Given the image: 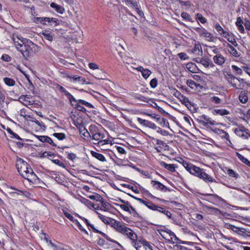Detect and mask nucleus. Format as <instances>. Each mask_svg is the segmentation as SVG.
<instances>
[{
  "label": "nucleus",
  "instance_id": "obj_1",
  "mask_svg": "<svg viewBox=\"0 0 250 250\" xmlns=\"http://www.w3.org/2000/svg\"><path fill=\"white\" fill-rule=\"evenodd\" d=\"M112 226L118 232L122 234L128 240L133 246H136L138 242L141 241L138 240L136 233L130 228L125 226L121 222L113 220Z\"/></svg>",
  "mask_w": 250,
  "mask_h": 250
},
{
  "label": "nucleus",
  "instance_id": "obj_2",
  "mask_svg": "<svg viewBox=\"0 0 250 250\" xmlns=\"http://www.w3.org/2000/svg\"><path fill=\"white\" fill-rule=\"evenodd\" d=\"M16 167L21 175L29 182L35 183L38 180V177L29 165L23 159L21 158L17 159Z\"/></svg>",
  "mask_w": 250,
  "mask_h": 250
},
{
  "label": "nucleus",
  "instance_id": "obj_3",
  "mask_svg": "<svg viewBox=\"0 0 250 250\" xmlns=\"http://www.w3.org/2000/svg\"><path fill=\"white\" fill-rule=\"evenodd\" d=\"M185 168L191 174L198 177L206 182H216L215 179L206 173L204 169L201 168L192 164H189Z\"/></svg>",
  "mask_w": 250,
  "mask_h": 250
},
{
  "label": "nucleus",
  "instance_id": "obj_4",
  "mask_svg": "<svg viewBox=\"0 0 250 250\" xmlns=\"http://www.w3.org/2000/svg\"><path fill=\"white\" fill-rule=\"evenodd\" d=\"M224 75L228 83L236 89H243L245 86V79L234 76L229 71L224 72Z\"/></svg>",
  "mask_w": 250,
  "mask_h": 250
},
{
  "label": "nucleus",
  "instance_id": "obj_5",
  "mask_svg": "<svg viewBox=\"0 0 250 250\" xmlns=\"http://www.w3.org/2000/svg\"><path fill=\"white\" fill-rule=\"evenodd\" d=\"M72 106L78 110L83 112H85L86 111V109L83 106L88 108H93L94 107L91 104L82 99H76V101L72 104Z\"/></svg>",
  "mask_w": 250,
  "mask_h": 250
},
{
  "label": "nucleus",
  "instance_id": "obj_6",
  "mask_svg": "<svg viewBox=\"0 0 250 250\" xmlns=\"http://www.w3.org/2000/svg\"><path fill=\"white\" fill-rule=\"evenodd\" d=\"M22 43H23V45L21 50V52L24 57L27 58L29 57L30 51L31 50L30 45L33 44V43L28 39H23Z\"/></svg>",
  "mask_w": 250,
  "mask_h": 250
},
{
  "label": "nucleus",
  "instance_id": "obj_7",
  "mask_svg": "<svg viewBox=\"0 0 250 250\" xmlns=\"http://www.w3.org/2000/svg\"><path fill=\"white\" fill-rule=\"evenodd\" d=\"M194 30L202 37L205 38L208 41H213L212 35L202 27L193 28Z\"/></svg>",
  "mask_w": 250,
  "mask_h": 250
},
{
  "label": "nucleus",
  "instance_id": "obj_8",
  "mask_svg": "<svg viewBox=\"0 0 250 250\" xmlns=\"http://www.w3.org/2000/svg\"><path fill=\"white\" fill-rule=\"evenodd\" d=\"M89 130L92 136L93 140L97 142L101 141L102 139L104 138V135L95 126L91 125L90 126Z\"/></svg>",
  "mask_w": 250,
  "mask_h": 250
},
{
  "label": "nucleus",
  "instance_id": "obj_9",
  "mask_svg": "<svg viewBox=\"0 0 250 250\" xmlns=\"http://www.w3.org/2000/svg\"><path fill=\"white\" fill-rule=\"evenodd\" d=\"M193 60L197 63L202 65L205 68L214 66L212 61L208 58L198 57L194 58Z\"/></svg>",
  "mask_w": 250,
  "mask_h": 250
},
{
  "label": "nucleus",
  "instance_id": "obj_10",
  "mask_svg": "<svg viewBox=\"0 0 250 250\" xmlns=\"http://www.w3.org/2000/svg\"><path fill=\"white\" fill-rule=\"evenodd\" d=\"M248 129L243 126H239L234 130V132L238 136L248 139L250 137V134L248 132Z\"/></svg>",
  "mask_w": 250,
  "mask_h": 250
},
{
  "label": "nucleus",
  "instance_id": "obj_11",
  "mask_svg": "<svg viewBox=\"0 0 250 250\" xmlns=\"http://www.w3.org/2000/svg\"><path fill=\"white\" fill-rule=\"evenodd\" d=\"M9 188L13 189L15 191H10L9 193L11 197L17 198L19 195H22L26 197H29L30 193L27 191L18 189L14 187H11Z\"/></svg>",
  "mask_w": 250,
  "mask_h": 250
},
{
  "label": "nucleus",
  "instance_id": "obj_12",
  "mask_svg": "<svg viewBox=\"0 0 250 250\" xmlns=\"http://www.w3.org/2000/svg\"><path fill=\"white\" fill-rule=\"evenodd\" d=\"M137 121L141 125L146 127H149L153 129H156L157 128V126L155 124L148 120L138 118Z\"/></svg>",
  "mask_w": 250,
  "mask_h": 250
},
{
  "label": "nucleus",
  "instance_id": "obj_13",
  "mask_svg": "<svg viewBox=\"0 0 250 250\" xmlns=\"http://www.w3.org/2000/svg\"><path fill=\"white\" fill-rule=\"evenodd\" d=\"M202 208L205 211L209 214H213L217 215L220 214L221 212L220 210L218 209L217 208L211 206H207L205 205H202Z\"/></svg>",
  "mask_w": 250,
  "mask_h": 250
},
{
  "label": "nucleus",
  "instance_id": "obj_14",
  "mask_svg": "<svg viewBox=\"0 0 250 250\" xmlns=\"http://www.w3.org/2000/svg\"><path fill=\"white\" fill-rule=\"evenodd\" d=\"M213 62L217 65L223 66L226 62V58L221 54H217L213 56Z\"/></svg>",
  "mask_w": 250,
  "mask_h": 250
},
{
  "label": "nucleus",
  "instance_id": "obj_15",
  "mask_svg": "<svg viewBox=\"0 0 250 250\" xmlns=\"http://www.w3.org/2000/svg\"><path fill=\"white\" fill-rule=\"evenodd\" d=\"M136 246L133 247L136 250H147V248L151 247L148 243L145 240L138 242Z\"/></svg>",
  "mask_w": 250,
  "mask_h": 250
},
{
  "label": "nucleus",
  "instance_id": "obj_16",
  "mask_svg": "<svg viewBox=\"0 0 250 250\" xmlns=\"http://www.w3.org/2000/svg\"><path fill=\"white\" fill-rule=\"evenodd\" d=\"M23 39V38L20 39L17 36L16 37L13 36L12 38L14 45L16 46L17 50L20 52L23 45V43H22Z\"/></svg>",
  "mask_w": 250,
  "mask_h": 250
},
{
  "label": "nucleus",
  "instance_id": "obj_17",
  "mask_svg": "<svg viewBox=\"0 0 250 250\" xmlns=\"http://www.w3.org/2000/svg\"><path fill=\"white\" fill-rule=\"evenodd\" d=\"M151 184L154 188L156 189L160 190L162 191H166L167 190V188L159 181L152 180Z\"/></svg>",
  "mask_w": 250,
  "mask_h": 250
},
{
  "label": "nucleus",
  "instance_id": "obj_18",
  "mask_svg": "<svg viewBox=\"0 0 250 250\" xmlns=\"http://www.w3.org/2000/svg\"><path fill=\"white\" fill-rule=\"evenodd\" d=\"M200 118L204 120L205 121H202V123L204 125L206 126L208 124L211 125H214L216 124V122L214 120H212L210 118L208 117L205 114L202 115Z\"/></svg>",
  "mask_w": 250,
  "mask_h": 250
},
{
  "label": "nucleus",
  "instance_id": "obj_19",
  "mask_svg": "<svg viewBox=\"0 0 250 250\" xmlns=\"http://www.w3.org/2000/svg\"><path fill=\"white\" fill-rule=\"evenodd\" d=\"M240 101L243 104L248 102L249 100V93L248 91L243 90L240 92L239 96Z\"/></svg>",
  "mask_w": 250,
  "mask_h": 250
},
{
  "label": "nucleus",
  "instance_id": "obj_20",
  "mask_svg": "<svg viewBox=\"0 0 250 250\" xmlns=\"http://www.w3.org/2000/svg\"><path fill=\"white\" fill-rule=\"evenodd\" d=\"M160 165L171 172L175 171L176 167L174 164H167L165 162L161 161L160 162Z\"/></svg>",
  "mask_w": 250,
  "mask_h": 250
},
{
  "label": "nucleus",
  "instance_id": "obj_21",
  "mask_svg": "<svg viewBox=\"0 0 250 250\" xmlns=\"http://www.w3.org/2000/svg\"><path fill=\"white\" fill-rule=\"evenodd\" d=\"M38 138L41 142H42L43 143H44V142L48 143L50 145H52L53 146H56L55 144H54L53 141H52V140L48 136H38Z\"/></svg>",
  "mask_w": 250,
  "mask_h": 250
},
{
  "label": "nucleus",
  "instance_id": "obj_22",
  "mask_svg": "<svg viewBox=\"0 0 250 250\" xmlns=\"http://www.w3.org/2000/svg\"><path fill=\"white\" fill-rule=\"evenodd\" d=\"M91 154L93 157L101 162L106 161L105 157L102 154L99 153L94 151H91Z\"/></svg>",
  "mask_w": 250,
  "mask_h": 250
},
{
  "label": "nucleus",
  "instance_id": "obj_23",
  "mask_svg": "<svg viewBox=\"0 0 250 250\" xmlns=\"http://www.w3.org/2000/svg\"><path fill=\"white\" fill-rule=\"evenodd\" d=\"M179 100L180 101L182 104L186 105L188 108L191 107L192 104L191 102L186 96L183 95Z\"/></svg>",
  "mask_w": 250,
  "mask_h": 250
},
{
  "label": "nucleus",
  "instance_id": "obj_24",
  "mask_svg": "<svg viewBox=\"0 0 250 250\" xmlns=\"http://www.w3.org/2000/svg\"><path fill=\"white\" fill-rule=\"evenodd\" d=\"M50 6L60 14H63L64 12V9L62 6L57 4L55 2H52L50 4Z\"/></svg>",
  "mask_w": 250,
  "mask_h": 250
},
{
  "label": "nucleus",
  "instance_id": "obj_25",
  "mask_svg": "<svg viewBox=\"0 0 250 250\" xmlns=\"http://www.w3.org/2000/svg\"><path fill=\"white\" fill-rule=\"evenodd\" d=\"M215 28L216 30L219 32L220 34L225 37H227L228 35H229V33L227 31H225L222 27L220 26L219 23H216L215 25Z\"/></svg>",
  "mask_w": 250,
  "mask_h": 250
},
{
  "label": "nucleus",
  "instance_id": "obj_26",
  "mask_svg": "<svg viewBox=\"0 0 250 250\" xmlns=\"http://www.w3.org/2000/svg\"><path fill=\"white\" fill-rule=\"evenodd\" d=\"M157 122L162 126L169 127L168 121L165 118H161L160 117L156 118Z\"/></svg>",
  "mask_w": 250,
  "mask_h": 250
},
{
  "label": "nucleus",
  "instance_id": "obj_27",
  "mask_svg": "<svg viewBox=\"0 0 250 250\" xmlns=\"http://www.w3.org/2000/svg\"><path fill=\"white\" fill-rule=\"evenodd\" d=\"M213 112V114H218L221 116H224L229 114V111L225 109H214Z\"/></svg>",
  "mask_w": 250,
  "mask_h": 250
},
{
  "label": "nucleus",
  "instance_id": "obj_28",
  "mask_svg": "<svg viewBox=\"0 0 250 250\" xmlns=\"http://www.w3.org/2000/svg\"><path fill=\"white\" fill-rule=\"evenodd\" d=\"M228 47L229 48V51L232 56L235 57H238L239 56V54L237 50L234 48L231 45L229 44Z\"/></svg>",
  "mask_w": 250,
  "mask_h": 250
},
{
  "label": "nucleus",
  "instance_id": "obj_29",
  "mask_svg": "<svg viewBox=\"0 0 250 250\" xmlns=\"http://www.w3.org/2000/svg\"><path fill=\"white\" fill-rule=\"evenodd\" d=\"M242 23H243V21L241 20L240 17L237 18V21L236 22V25L237 26L239 31L240 32L243 33L244 32V28L243 26L242 25Z\"/></svg>",
  "mask_w": 250,
  "mask_h": 250
},
{
  "label": "nucleus",
  "instance_id": "obj_30",
  "mask_svg": "<svg viewBox=\"0 0 250 250\" xmlns=\"http://www.w3.org/2000/svg\"><path fill=\"white\" fill-rule=\"evenodd\" d=\"M135 98L140 101H142L147 103L152 100L151 98L145 97L141 94H137Z\"/></svg>",
  "mask_w": 250,
  "mask_h": 250
},
{
  "label": "nucleus",
  "instance_id": "obj_31",
  "mask_svg": "<svg viewBox=\"0 0 250 250\" xmlns=\"http://www.w3.org/2000/svg\"><path fill=\"white\" fill-rule=\"evenodd\" d=\"M81 203L84 204L85 206H86L87 207H88L89 208H92V207L93 208H95V205L93 204L90 201H89L88 199L83 198L81 200Z\"/></svg>",
  "mask_w": 250,
  "mask_h": 250
},
{
  "label": "nucleus",
  "instance_id": "obj_32",
  "mask_svg": "<svg viewBox=\"0 0 250 250\" xmlns=\"http://www.w3.org/2000/svg\"><path fill=\"white\" fill-rule=\"evenodd\" d=\"M229 229H231L232 230H233L234 232H236V233H239V232L244 233L245 232L244 230H245V229L243 228H238V227H235L232 225H229Z\"/></svg>",
  "mask_w": 250,
  "mask_h": 250
},
{
  "label": "nucleus",
  "instance_id": "obj_33",
  "mask_svg": "<svg viewBox=\"0 0 250 250\" xmlns=\"http://www.w3.org/2000/svg\"><path fill=\"white\" fill-rule=\"evenodd\" d=\"M197 52H198L197 53L198 55H200V54H202V48L201 46L198 43H195L193 49L192 50V53H197Z\"/></svg>",
  "mask_w": 250,
  "mask_h": 250
},
{
  "label": "nucleus",
  "instance_id": "obj_34",
  "mask_svg": "<svg viewBox=\"0 0 250 250\" xmlns=\"http://www.w3.org/2000/svg\"><path fill=\"white\" fill-rule=\"evenodd\" d=\"M116 206L120 207L122 209H123L124 210L127 211L131 214V210L130 209V206H131L129 203H128V205L126 204H116Z\"/></svg>",
  "mask_w": 250,
  "mask_h": 250
},
{
  "label": "nucleus",
  "instance_id": "obj_35",
  "mask_svg": "<svg viewBox=\"0 0 250 250\" xmlns=\"http://www.w3.org/2000/svg\"><path fill=\"white\" fill-rule=\"evenodd\" d=\"M42 35L43 36V37L49 41H52L53 40V37L51 35V33L49 31H45L44 32H42Z\"/></svg>",
  "mask_w": 250,
  "mask_h": 250
},
{
  "label": "nucleus",
  "instance_id": "obj_36",
  "mask_svg": "<svg viewBox=\"0 0 250 250\" xmlns=\"http://www.w3.org/2000/svg\"><path fill=\"white\" fill-rule=\"evenodd\" d=\"M195 18L196 20L199 21L203 24L206 23L207 22V20L200 13H197Z\"/></svg>",
  "mask_w": 250,
  "mask_h": 250
},
{
  "label": "nucleus",
  "instance_id": "obj_37",
  "mask_svg": "<svg viewBox=\"0 0 250 250\" xmlns=\"http://www.w3.org/2000/svg\"><path fill=\"white\" fill-rule=\"evenodd\" d=\"M52 135L61 141L63 140L66 138V135L63 133H54Z\"/></svg>",
  "mask_w": 250,
  "mask_h": 250
},
{
  "label": "nucleus",
  "instance_id": "obj_38",
  "mask_svg": "<svg viewBox=\"0 0 250 250\" xmlns=\"http://www.w3.org/2000/svg\"><path fill=\"white\" fill-rule=\"evenodd\" d=\"M64 94L68 98L71 105L76 101V99L67 90L64 93Z\"/></svg>",
  "mask_w": 250,
  "mask_h": 250
},
{
  "label": "nucleus",
  "instance_id": "obj_39",
  "mask_svg": "<svg viewBox=\"0 0 250 250\" xmlns=\"http://www.w3.org/2000/svg\"><path fill=\"white\" fill-rule=\"evenodd\" d=\"M4 83L8 86H13L15 84V81L9 78H5L4 79Z\"/></svg>",
  "mask_w": 250,
  "mask_h": 250
},
{
  "label": "nucleus",
  "instance_id": "obj_40",
  "mask_svg": "<svg viewBox=\"0 0 250 250\" xmlns=\"http://www.w3.org/2000/svg\"><path fill=\"white\" fill-rule=\"evenodd\" d=\"M227 174L230 177L238 178L239 177V174L235 172L233 169H228L227 170Z\"/></svg>",
  "mask_w": 250,
  "mask_h": 250
},
{
  "label": "nucleus",
  "instance_id": "obj_41",
  "mask_svg": "<svg viewBox=\"0 0 250 250\" xmlns=\"http://www.w3.org/2000/svg\"><path fill=\"white\" fill-rule=\"evenodd\" d=\"M110 141L109 140L103 139L101 141L96 143H94V144L95 145H97L99 146H101L104 145L110 144Z\"/></svg>",
  "mask_w": 250,
  "mask_h": 250
},
{
  "label": "nucleus",
  "instance_id": "obj_42",
  "mask_svg": "<svg viewBox=\"0 0 250 250\" xmlns=\"http://www.w3.org/2000/svg\"><path fill=\"white\" fill-rule=\"evenodd\" d=\"M77 226L78 228L82 231L84 232L85 234H88L87 231L83 227V226L81 225V224L80 223V222L77 220H74L73 222Z\"/></svg>",
  "mask_w": 250,
  "mask_h": 250
},
{
  "label": "nucleus",
  "instance_id": "obj_43",
  "mask_svg": "<svg viewBox=\"0 0 250 250\" xmlns=\"http://www.w3.org/2000/svg\"><path fill=\"white\" fill-rule=\"evenodd\" d=\"M181 17L185 20L190 21L193 22V21L192 20L191 16L186 12H183L181 14Z\"/></svg>",
  "mask_w": 250,
  "mask_h": 250
},
{
  "label": "nucleus",
  "instance_id": "obj_44",
  "mask_svg": "<svg viewBox=\"0 0 250 250\" xmlns=\"http://www.w3.org/2000/svg\"><path fill=\"white\" fill-rule=\"evenodd\" d=\"M151 72L148 69H145L142 73V76L145 79H146L151 74Z\"/></svg>",
  "mask_w": 250,
  "mask_h": 250
},
{
  "label": "nucleus",
  "instance_id": "obj_45",
  "mask_svg": "<svg viewBox=\"0 0 250 250\" xmlns=\"http://www.w3.org/2000/svg\"><path fill=\"white\" fill-rule=\"evenodd\" d=\"M187 68L188 69L189 71L192 73H195L196 67L193 63H188L187 65Z\"/></svg>",
  "mask_w": 250,
  "mask_h": 250
},
{
  "label": "nucleus",
  "instance_id": "obj_46",
  "mask_svg": "<svg viewBox=\"0 0 250 250\" xmlns=\"http://www.w3.org/2000/svg\"><path fill=\"white\" fill-rule=\"evenodd\" d=\"M52 161L53 162V163L57 165H58L59 166L62 167H65V164L62 162L58 159H52Z\"/></svg>",
  "mask_w": 250,
  "mask_h": 250
},
{
  "label": "nucleus",
  "instance_id": "obj_47",
  "mask_svg": "<svg viewBox=\"0 0 250 250\" xmlns=\"http://www.w3.org/2000/svg\"><path fill=\"white\" fill-rule=\"evenodd\" d=\"M178 56L180 58V59L182 60H187L189 59V57L185 52H181L178 53Z\"/></svg>",
  "mask_w": 250,
  "mask_h": 250
},
{
  "label": "nucleus",
  "instance_id": "obj_48",
  "mask_svg": "<svg viewBox=\"0 0 250 250\" xmlns=\"http://www.w3.org/2000/svg\"><path fill=\"white\" fill-rule=\"evenodd\" d=\"M158 81L156 78L152 79L150 82V85L152 88H155L157 87Z\"/></svg>",
  "mask_w": 250,
  "mask_h": 250
},
{
  "label": "nucleus",
  "instance_id": "obj_49",
  "mask_svg": "<svg viewBox=\"0 0 250 250\" xmlns=\"http://www.w3.org/2000/svg\"><path fill=\"white\" fill-rule=\"evenodd\" d=\"M138 184H136V185L135 186H130V185H128L127 187L131 189L133 191L136 193H139L140 192V189L139 188L138 186L137 185Z\"/></svg>",
  "mask_w": 250,
  "mask_h": 250
},
{
  "label": "nucleus",
  "instance_id": "obj_50",
  "mask_svg": "<svg viewBox=\"0 0 250 250\" xmlns=\"http://www.w3.org/2000/svg\"><path fill=\"white\" fill-rule=\"evenodd\" d=\"M231 68L233 69V70L236 73V74L242 75V70L235 65H232L231 66Z\"/></svg>",
  "mask_w": 250,
  "mask_h": 250
},
{
  "label": "nucleus",
  "instance_id": "obj_51",
  "mask_svg": "<svg viewBox=\"0 0 250 250\" xmlns=\"http://www.w3.org/2000/svg\"><path fill=\"white\" fill-rule=\"evenodd\" d=\"M210 100L212 102L215 104H220L222 101L221 99L216 96L211 97Z\"/></svg>",
  "mask_w": 250,
  "mask_h": 250
},
{
  "label": "nucleus",
  "instance_id": "obj_52",
  "mask_svg": "<svg viewBox=\"0 0 250 250\" xmlns=\"http://www.w3.org/2000/svg\"><path fill=\"white\" fill-rule=\"evenodd\" d=\"M187 84L188 86L192 88H193L194 86H195L196 85V83L192 80H187Z\"/></svg>",
  "mask_w": 250,
  "mask_h": 250
},
{
  "label": "nucleus",
  "instance_id": "obj_53",
  "mask_svg": "<svg viewBox=\"0 0 250 250\" xmlns=\"http://www.w3.org/2000/svg\"><path fill=\"white\" fill-rule=\"evenodd\" d=\"M63 213H64V216L66 218H67L69 220L71 221L72 222H74V220H76L74 218L73 216L71 214H70L67 212H65L64 211H63Z\"/></svg>",
  "mask_w": 250,
  "mask_h": 250
},
{
  "label": "nucleus",
  "instance_id": "obj_54",
  "mask_svg": "<svg viewBox=\"0 0 250 250\" xmlns=\"http://www.w3.org/2000/svg\"><path fill=\"white\" fill-rule=\"evenodd\" d=\"M1 59L5 62H10L11 60V58L7 54H3L1 57Z\"/></svg>",
  "mask_w": 250,
  "mask_h": 250
},
{
  "label": "nucleus",
  "instance_id": "obj_55",
  "mask_svg": "<svg viewBox=\"0 0 250 250\" xmlns=\"http://www.w3.org/2000/svg\"><path fill=\"white\" fill-rule=\"evenodd\" d=\"M116 147V149H117L118 152L119 153H120L121 154H126V151L123 147H121L120 146H117Z\"/></svg>",
  "mask_w": 250,
  "mask_h": 250
},
{
  "label": "nucleus",
  "instance_id": "obj_56",
  "mask_svg": "<svg viewBox=\"0 0 250 250\" xmlns=\"http://www.w3.org/2000/svg\"><path fill=\"white\" fill-rule=\"evenodd\" d=\"M165 233H168L171 239H172V237H175V234L170 230H169V232H167L166 231H162L161 233V235L162 236L164 237Z\"/></svg>",
  "mask_w": 250,
  "mask_h": 250
},
{
  "label": "nucleus",
  "instance_id": "obj_57",
  "mask_svg": "<svg viewBox=\"0 0 250 250\" xmlns=\"http://www.w3.org/2000/svg\"><path fill=\"white\" fill-rule=\"evenodd\" d=\"M76 157V155L73 153H68L67 155V158L72 161L75 160Z\"/></svg>",
  "mask_w": 250,
  "mask_h": 250
},
{
  "label": "nucleus",
  "instance_id": "obj_58",
  "mask_svg": "<svg viewBox=\"0 0 250 250\" xmlns=\"http://www.w3.org/2000/svg\"><path fill=\"white\" fill-rule=\"evenodd\" d=\"M96 233H100L101 234V235H102L106 239H107V240L110 241V242H116V241H113V240H112L110 238H109L106 234H105L104 233L102 232L101 231L99 230V232H97Z\"/></svg>",
  "mask_w": 250,
  "mask_h": 250
},
{
  "label": "nucleus",
  "instance_id": "obj_59",
  "mask_svg": "<svg viewBox=\"0 0 250 250\" xmlns=\"http://www.w3.org/2000/svg\"><path fill=\"white\" fill-rule=\"evenodd\" d=\"M96 233H100L101 234V235H102L106 239H107V240L110 241V242H116V241H113V240H112L110 238H109L106 234H105L104 233L102 232L101 231L99 230V232H97Z\"/></svg>",
  "mask_w": 250,
  "mask_h": 250
},
{
  "label": "nucleus",
  "instance_id": "obj_60",
  "mask_svg": "<svg viewBox=\"0 0 250 250\" xmlns=\"http://www.w3.org/2000/svg\"><path fill=\"white\" fill-rule=\"evenodd\" d=\"M49 244L50 246L54 249V250H59L61 246L60 245H57L53 243L51 241H49Z\"/></svg>",
  "mask_w": 250,
  "mask_h": 250
},
{
  "label": "nucleus",
  "instance_id": "obj_61",
  "mask_svg": "<svg viewBox=\"0 0 250 250\" xmlns=\"http://www.w3.org/2000/svg\"><path fill=\"white\" fill-rule=\"evenodd\" d=\"M74 79L76 81L82 82L83 84H85V83L86 84L87 83L85 81V79L82 77H76V78H75Z\"/></svg>",
  "mask_w": 250,
  "mask_h": 250
},
{
  "label": "nucleus",
  "instance_id": "obj_62",
  "mask_svg": "<svg viewBox=\"0 0 250 250\" xmlns=\"http://www.w3.org/2000/svg\"><path fill=\"white\" fill-rule=\"evenodd\" d=\"M88 198L92 200L98 201L99 199V198H100V196L98 194L92 195H89L88 196Z\"/></svg>",
  "mask_w": 250,
  "mask_h": 250
},
{
  "label": "nucleus",
  "instance_id": "obj_63",
  "mask_svg": "<svg viewBox=\"0 0 250 250\" xmlns=\"http://www.w3.org/2000/svg\"><path fill=\"white\" fill-rule=\"evenodd\" d=\"M89 67L92 69H96L98 68V66L95 63L91 62L88 64Z\"/></svg>",
  "mask_w": 250,
  "mask_h": 250
},
{
  "label": "nucleus",
  "instance_id": "obj_64",
  "mask_svg": "<svg viewBox=\"0 0 250 250\" xmlns=\"http://www.w3.org/2000/svg\"><path fill=\"white\" fill-rule=\"evenodd\" d=\"M213 131L215 133L218 134L219 135H222L223 133V130L219 129L218 128H215L213 130Z\"/></svg>",
  "mask_w": 250,
  "mask_h": 250
}]
</instances>
